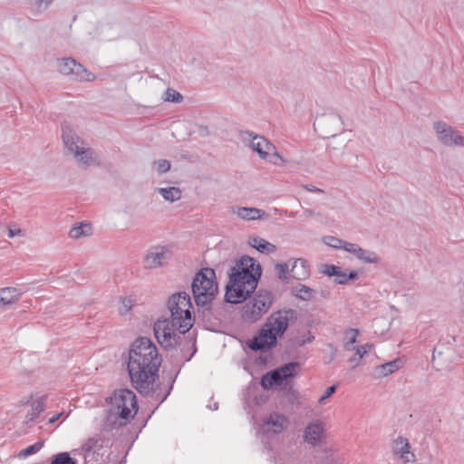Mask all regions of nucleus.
I'll list each match as a JSON object with an SVG mask.
<instances>
[{
	"mask_svg": "<svg viewBox=\"0 0 464 464\" xmlns=\"http://www.w3.org/2000/svg\"><path fill=\"white\" fill-rule=\"evenodd\" d=\"M161 358L152 341L147 337H139L131 344L129 351L127 370L132 386L139 393L163 402L169 396V390L163 396H160L158 390L159 368Z\"/></svg>",
	"mask_w": 464,
	"mask_h": 464,
	"instance_id": "f257e3e1",
	"label": "nucleus"
},
{
	"mask_svg": "<svg viewBox=\"0 0 464 464\" xmlns=\"http://www.w3.org/2000/svg\"><path fill=\"white\" fill-rule=\"evenodd\" d=\"M261 274V266L253 257H241L236 266L229 269L225 301L233 304L246 301L255 293Z\"/></svg>",
	"mask_w": 464,
	"mask_h": 464,
	"instance_id": "f03ea898",
	"label": "nucleus"
},
{
	"mask_svg": "<svg viewBox=\"0 0 464 464\" xmlns=\"http://www.w3.org/2000/svg\"><path fill=\"white\" fill-rule=\"evenodd\" d=\"M168 308L170 312L172 326H176L179 334L188 332L194 324L190 311L192 304L189 295L186 292L172 295L169 298Z\"/></svg>",
	"mask_w": 464,
	"mask_h": 464,
	"instance_id": "7ed1b4c3",
	"label": "nucleus"
},
{
	"mask_svg": "<svg viewBox=\"0 0 464 464\" xmlns=\"http://www.w3.org/2000/svg\"><path fill=\"white\" fill-rule=\"evenodd\" d=\"M191 288L198 306L209 305L218 292L215 270L209 267L201 268L195 275Z\"/></svg>",
	"mask_w": 464,
	"mask_h": 464,
	"instance_id": "20e7f679",
	"label": "nucleus"
},
{
	"mask_svg": "<svg viewBox=\"0 0 464 464\" xmlns=\"http://www.w3.org/2000/svg\"><path fill=\"white\" fill-rule=\"evenodd\" d=\"M274 302V296L268 290L259 289L242 309V318L246 322L255 323L266 314Z\"/></svg>",
	"mask_w": 464,
	"mask_h": 464,
	"instance_id": "39448f33",
	"label": "nucleus"
},
{
	"mask_svg": "<svg viewBox=\"0 0 464 464\" xmlns=\"http://www.w3.org/2000/svg\"><path fill=\"white\" fill-rule=\"evenodd\" d=\"M62 131V137L65 147L71 152H73L74 157L85 167L90 166L93 161V150L90 148L84 149L79 145V142H82V140L76 135L71 126L63 125Z\"/></svg>",
	"mask_w": 464,
	"mask_h": 464,
	"instance_id": "423d86ee",
	"label": "nucleus"
},
{
	"mask_svg": "<svg viewBox=\"0 0 464 464\" xmlns=\"http://www.w3.org/2000/svg\"><path fill=\"white\" fill-rule=\"evenodd\" d=\"M56 67L60 73L77 82H92L95 75L72 57L58 58Z\"/></svg>",
	"mask_w": 464,
	"mask_h": 464,
	"instance_id": "0eeeda50",
	"label": "nucleus"
},
{
	"mask_svg": "<svg viewBox=\"0 0 464 464\" xmlns=\"http://www.w3.org/2000/svg\"><path fill=\"white\" fill-rule=\"evenodd\" d=\"M174 328L176 326H172V320L169 319H159L153 326L154 335L160 343V345L165 350H172L178 344H180V334H175Z\"/></svg>",
	"mask_w": 464,
	"mask_h": 464,
	"instance_id": "6e6552de",
	"label": "nucleus"
},
{
	"mask_svg": "<svg viewBox=\"0 0 464 464\" xmlns=\"http://www.w3.org/2000/svg\"><path fill=\"white\" fill-rule=\"evenodd\" d=\"M297 311L292 308H284L273 312L265 326L268 327L277 337H282L286 332L290 324L297 320Z\"/></svg>",
	"mask_w": 464,
	"mask_h": 464,
	"instance_id": "1a4fd4ad",
	"label": "nucleus"
},
{
	"mask_svg": "<svg viewBox=\"0 0 464 464\" xmlns=\"http://www.w3.org/2000/svg\"><path fill=\"white\" fill-rule=\"evenodd\" d=\"M277 336L265 325L252 339L246 342L247 347L254 352L267 353L277 345Z\"/></svg>",
	"mask_w": 464,
	"mask_h": 464,
	"instance_id": "9d476101",
	"label": "nucleus"
},
{
	"mask_svg": "<svg viewBox=\"0 0 464 464\" xmlns=\"http://www.w3.org/2000/svg\"><path fill=\"white\" fill-rule=\"evenodd\" d=\"M111 405L116 409L127 411V416L130 419L138 411V401L135 393L129 389H121L114 392L111 398Z\"/></svg>",
	"mask_w": 464,
	"mask_h": 464,
	"instance_id": "9b49d317",
	"label": "nucleus"
},
{
	"mask_svg": "<svg viewBox=\"0 0 464 464\" xmlns=\"http://www.w3.org/2000/svg\"><path fill=\"white\" fill-rule=\"evenodd\" d=\"M247 133L250 137H252L251 147L253 150L257 152L260 158L268 160L274 164L279 163L276 160H274L272 158H276V160H280L281 164L285 162L284 159L276 151V147L268 140L262 136L254 135L253 132Z\"/></svg>",
	"mask_w": 464,
	"mask_h": 464,
	"instance_id": "f8f14e48",
	"label": "nucleus"
},
{
	"mask_svg": "<svg viewBox=\"0 0 464 464\" xmlns=\"http://www.w3.org/2000/svg\"><path fill=\"white\" fill-rule=\"evenodd\" d=\"M438 140L445 146H463L464 138L448 123L438 121L433 123Z\"/></svg>",
	"mask_w": 464,
	"mask_h": 464,
	"instance_id": "ddd939ff",
	"label": "nucleus"
},
{
	"mask_svg": "<svg viewBox=\"0 0 464 464\" xmlns=\"http://www.w3.org/2000/svg\"><path fill=\"white\" fill-rule=\"evenodd\" d=\"M109 441L110 440L106 437H90L82 447L85 462H97L99 458L106 452L104 445Z\"/></svg>",
	"mask_w": 464,
	"mask_h": 464,
	"instance_id": "4468645a",
	"label": "nucleus"
},
{
	"mask_svg": "<svg viewBox=\"0 0 464 464\" xmlns=\"http://www.w3.org/2000/svg\"><path fill=\"white\" fill-rule=\"evenodd\" d=\"M130 418L127 416V411L116 409L111 405V409L107 411L105 419L102 425L104 432H111L118 430L120 428L125 426Z\"/></svg>",
	"mask_w": 464,
	"mask_h": 464,
	"instance_id": "2eb2a0df",
	"label": "nucleus"
},
{
	"mask_svg": "<svg viewBox=\"0 0 464 464\" xmlns=\"http://www.w3.org/2000/svg\"><path fill=\"white\" fill-rule=\"evenodd\" d=\"M171 251L167 246H156L151 247L144 257V266L153 269L163 266L164 262L171 258Z\"/></svg>",
	"mask_w": 464,
	"mask_h": 464,
	"instance_id": "dca6fc26",
	"label": "nucleus"
},
{
	"mask_svg": "<svg viewBox=\"0 0 464 464\" xmlns=\"http://www.w3.org/2000/svg\"><path fill=\"white\" fill-rule=\"evenodd\" d=\"M300 363L297 362H287L275 370H272V376L276 386H282L288 379L294 378L297 374V368Z\"/></svg>",
	"mask_w": 464,
	"mask_h": 464,
	"instance_id": "f3484780",
	"label": "nucleus"
},
{
	"mask_svg": "<svg viewBox=\"0 0 464 464\" xmlns=\"http://www.w3.org/2000/svg\"><path fill=\"white\" fill-rule=\"evenodd\" d=\"M411 446L405 437H398L392 444V451L395 455H399L403 463L414 462L415 455L411 450Z\"/></svg>",
	"mask_w": 464,
	"mask_h": 464,
	"instance_id": "a211bd4d",
	"label": "nucleus"
},
{
	"mask_svg": "<svg viewBox=\"0 0 464 464\" xmlns=\"http://www.w3.org/2000/svg\"><path fill=\"white\" fill-rule=\"evenodd\" d=\"M344 250L353 254L358 259L366 264H376L381 260L376 253L365 250L354 243L349 242L348 244H345Z\"/></svg>",
	"mask_w": 464,
	"mask_h": 464,
	"instance_id": "6ab92c4d",
	"label": "nucleus"
},
{
	"mask_svg": "<svg viewBox=\"0 0 464 464\" xmlns=\"http://www.w3.org/2000/svg\"><path fill=\"white\" fill-rule=\"evenodd\" d=\"M290 276L292 278L302 281L310 276V268L305 259L296 258L293 261L290 268Z\"/></svg>",
	"mask_w": 464,
	"mask_h": 464,
	"instance_id": "aec40b11",
	"label": "nucleus"
},
{
	"mask_svg": "<svg viewBox=\"0 0 464 464\" xmlns=\"http://www.w3.org/2000/svg\"><path fill=\"white\" fill-rule=\"evenodd\" d=\"M265 423L272 429L274 433L282 432L288 425L287 418L278 412L271 413L266 420Z\"/></svg>",
	"mask_w": 464,
	"mask_h": 464,
	"instance_id": "412c9836",
	"label": "nucleus"
},
{
	"mask_svg": "<svg viewBox=\"0 0 464 464\" xmlns=\"http://www.w3.org/2000/svg\"><path fill=\"white\" fill-rule=\"evenodd\" d=\"M21 295V291L15 287H3L0 289V304H12L19 300Z\"/></svg>",
	"mask_w": 464,
	"mask_h": 464,
	"instance_id": "4be33fe9",
	"label": "nucleus"
},
{
	"mask_svg": "<svg viewBox=\"0 0 464 464\" xmlns=\"http://www.w3.org/2000/svg\"><path fill=\"white\" fill-rule=\"evenodd\" d=\"M248 244L262 254H271L276 250L275 245L259 237H249Z\"/></svg>",
	"mask_w": 464,
	"mask_h": 464,
	"instance_id": "5701e85b",
	"label": "nucleus"
},
{
	"mask_svg": "<svg viewBox=\"0 0 464 464\" xmlns=\"http://www.w3.org/2000/svg\"><path fill=\"white\" fill-rule=\"evenodd\" d=\"M237 215L242 219L256 220L263 218L266 213L260 208L241 207L237 208Z\"/></svg>",
	"mask_w": 464,
	"mask_h": 464,
	"instance_id": "b1692460",
	"label": "nucleus"
},
{
	"mask_svg": "<svg viewBox=\"0 0 464 464\" xmlns=\"http://www.w3.org/2000/svg\"><path fill=\"white\" fill-rule=\"evenodd\" d=\"M45 397L43 396L40 399L34 401L31 404V411L25 417L24 423L29 427H32L33 421L39 416L44 411Z\"/></svg>",
	"mask_w": 464,
	"mask_h": 464,
	"instance_id": "393cba45",
	"label": "nucleus"
},
{
	"mask_svg": "<svg viewBox=\"0 0 464 464\" xmlns=\"http://www.w3.org/2000/svg\"><path fill=\"white\" fill-rule=\"evenodd\" d=\"M402 366V361L398 358L391 362H385L375 368V372L382 377L388 376L398 371Z\"/></svg>",
	"mask_w": 464,
	"mask_h": 464,
	"instance_id": "a878e982",
	"label": "nucleus"
},
{
	"mask_svg": "<svg viewBox=\"0 0 464 464\" xmlns=\"http://www.w3.org/2000/svg\"><path fill=\"white\" fill-rule=\"evenodd\" d=\"M156 191L160 193L165 200L169 202H175L181 198V190L176 187L158 188Z\"/></svg>",
	"mask_w": 464,
	"mask_h": 464,
	"instance_id": "bb28decb",
	"label": "nucleus"
},
{
	"mask_svg": "<svg viewBox=\"0 0 464 464\" xmlns=\"http://www.w3.org/2000/svg\"><path fill=\"white\" fill-rule=\"evenodd\" d=\"M293 294L301 300L309 301L314 298L315 291L305 285L299 284L293 288Z\"/></svg>",
	"mask_w": 464,
	"mask_h": 464,
	"instance_id": "cd10ccee",
	"label": "nucleus"
},
{
	"mask_svg": "<svg viewBox=\"0 0 464 464\" xmlns=\"http://www.w3.org/2000/svg\"><path fill=\"white\" fill-rule=\"evenodd\" d=\"M290 268L289 263H276L275 266L277 277L287 284L290 283L292 278L290 276Z\"/></svg>",
	"mask_w": 464,
	"mask_h": 464,
	"instance_id": "c85d7f7f",
	"label": "nucleus"
},
{
	"mask_svg": "<svg viewBox=\"0 0 464 464\" xmlns=\"http://www.w3.org/2000/svg\"><path fill=\"white\" fill-rule=\"evenodd\" d=\"M372 347V344L366 343L365 345L356 346L355 354L351 357L348 362L352 363V368H355L360 360L368 353V351Z\"/></svg>",
	"mask_w": 464,
	"mask_h": 464,
	"instance_id": "c756f323",
	"label": "nucleus"
},
{
	"mask_svg": "<svg viewBox=\"0 0 464 464\" xmlns=\"http://www.w3.org/2000/svg\"><path fill=\"white\" fill-rule=\"evenodd\" d=\"M314 336L311 334L310 331H306L304 334L302 336H296L290 340V346L292 348H299L306 343H310L314 341Z\"/></svg>",
	"mask_w": 464,
	"mask_h": 464,
	"instance_id": "7c9ffc66",
	"label": "nucleus"
},
{
	"mask_svg": "<svg viewBox=\"0 0 464 464\" xmlns=\"http://www.w3.org/2000/svg\"><path fill=\"white\" fill-rule=\"evenodd\" d=\"M91 231V226L89 224L81 223L79 225H74L70 232L69 236L72 238H79L82 236H87L90 234Z\"/></svg>",
	"mask_w": 464,
	"mask_h": 464,
	"instance_id": "2f4dec72",
	"label": "nucleus"
},
{
	"mask_svg": "<svg viewBox=\"0 0 464 464\" xmlns=\"http://www.w3.org/2000/svg\"><path fill=\"white\" fill-rule=\"evenodd\" d=\"M324 432V422L319 420H316L306 426L304 435H323Z\"/></svg>",
	"mask_w": 464,
	"mask_h": 464,
	"instance_id": "473e14b6",
	"label": "nucleus"
},
{
	"mask_svg": "<svg viewBox=\"0 0 464 464\" xmlns=\"http://www.w3.org/2000/svg\"><path fill=\"white\" fill-rule=\"evenodd\" d=\"M164 102L179 103L183 101V96L172 88H168L163 95Z\"/></svg>",
	"mask_w": 464,
	"mask_h": 464,
	"instance_id": "72a5a7b5",
	"label": "nucleus"
},
{
	"mask_svg": "<svg viewBox=\"0 0 464 464\" xmlns=\"http://www.w3.org/2000/svg\"><path fill=\"white\" fill-rule=\"evenodd\" d=\"M50 464H77L68 452L59 453L54 456Z\"/></svg>",
	"mask_w": 464,
	"mask_h": 464,
	"instance_id": "f704fd0d",
	"label": "nucleus"
},
{
	"mask_svg": "<svg viewBox=\"0 0 464 464\" xmlns=\"http://www.w3.org/2000/svg\"><path fill=\"white\" fill-rule=\"evenodd\" d=\"M43 446H44L43 441H37L36 443L21 450L19 456L25 458L30 455H33V454L38 452L43 448Z\"/></svg>",
	"mask_w": 464,
	"mask_h": 464,
	"instance_id": "c9c22d12",
	"label": "nucleus"
},
{
	"mask_svg": "<svg viewBox=\"0 0 464 464\" xmlns=\"http://www.w3.org/2000/svg\"><path fill=\"white\" fill-rule=\"evenodd\" d=\"M325 243L334 247V248H342L344 250L345 244H348L349 242L344 241L341 238L335 237H325Z\"/></svg>",
	"mask_w": 464,
	"mask_h": 464,
	"instance_id": "e433bc0d",
	"label": "nucleus"
},
{
	"mask_svg": "<svg viewBox=\"0 0 464 464\" xmlns=\"http://www.w3.org/2000/svg\"><path fill=\"white\" fill-rule=\"evenodd\" d=\"M260 384L264 390H270L276 386L271 371L262 376Z\"/></svg>",
	"mask_w": 464,
	"mask_h": 464,
	"instance_id": "4c0bfd02",
	"label": "nucleus"
},
{
	"mask_svg": "<svg viewBox=\"0 0 464 464\" xmlns=\"http://www.w3.org/2000/svg\"><path fill=\"white\" fill-rule=\"evenodd\" d=\"M157 171L160 174L165 173L170 169V162L167 160H159L154 161Z\"/></svg>",
	"mask_w": 464,
	"mask_h": 464,
	"instance_id": "58836bf2",
	"label": "nucleus"
},
{
	"mask_svg": "<svg viewBox=\"0 0 464 464\" xmlns=\"http://www.w3.org/2000/svg\"><path fill=\"white\" fill-rule=\"evenodd\" d=\"M340 269L338 266L325 264L322 266L321 272L328 276H335Z\"/></svg>",
	"mask_w": 464,
	"mask_h": 464,
	"instance_id": "ea45409f",
	"label": "nucleus"
},
{
	"mask_svg": "<svg viewBox=\"0 0 464 464\" xmlns=\"http://www.w3.org/2000/svg\"><path fill=\"white\" fill-rule=\"evenodd\" d=\"M54 0H35V6L38 11H46Z\"/></svg>",
	"mask_w": 464,
	"mask_h": 464,
	"instance_id": "a19ab883",
	"label": "nucleus"
},
{
	"mask_svg": "<svg viewBox=\"0 0 464 464\" xmlns=\"http://www.w3.org/2000/svg\"><path fill=\"white\" fill-rule=\"evenodd\" d=\"M334 283L338 285H346L348 284L347 274L342 271V268L339 270V273L335 276Z\"/></svg>",
	"mask_w": 464,
	"mask_h": 464,
	"instance_id": "79ce46f5",
	"label": "nucleus"
},
{
	"mask_svg": "<svg viewBox=\"0 0 464 464\" xmlns=\"http://www.w3.org/2000/svg\"><path fill=\"white\" fill-rule=\"evenodd\" d=\"M336 388L337 386L336 385H332L330 387H328L324 393L321 396V398L319 399V402H322L324 401V400H326L327 398H329L330 396H332L335 391H336Z\"/></svg>",
	"mask_w": 464,
	"mask_h": 464,
	"instance_id": "37998d69",
	"label": "nucleus"
},
{
	"mask_svg": "<svg viewBox=\"0 0 464 464\" xmlns=\"http://www.w3.org/2000/svg\"><path fill=\"white\" fill-rule=\"evenodd\" d=\"M305 190L309 191V192H314V193H319V194H324V190L322 189V188H319L314 185H311V184H305V185H303L302 186Z\"/></svg>",
	"mask_w": 464,
	"mask_h": 464,
	"instance_id": "c03bdc74",
	"label": "nucleus"
},
{
	"mask_svg": "<svg viewBox=\"0 0 464 464\" xmlns=\"http://www.w3.org/2000/svg\"><path fill=\"white\" fill-rule=\"evenodd\" d=\"M324 437H304V441L313 446H316L322 441Z\"/></svg>",
	"mask_w": 464,
	"mask_h": 464,
	"instance_id": "a18cd8bd",
	"label": "nucleus"
},
{
	"mask_svg": "<svg viewBox=\"0 0 464 464\" xmlns=\"http://www.w3.org/2000/svg\"><path fill=\"white\" fill-rule=\"evenodd\" d=\"M349 333L352 334V336L348 338L350 343L354 344L357 341V335L359 334V330L357 329H350Z\"/></svg>",
	"mask_w": 464,
	"mask_h": 464,
	"instance_id": "49530a36",
	"label": "nucleus"
},
{
	"mask_svg": "<svg viewBox=\"0 0 464 464\" xmlns=\"http://www.w3.org/2000/svg\"><path fill=\"white\" fill-rule=\"evenodd\" d=\"M21 234H22V230L20 228H15V229L9 228L8 229V237H14L21 235Z\"/></svg>",
	"mask_w": 464,
	"mask_h": 464,
	"instance_id": "de8ad7c7",
	"label": "nucleus"
},
{
	"mask_svg": "<svg viewBox=\"0 0 464 464\" xmlns=\"http://www.w3.org/2000/svg\"><path fill=\"white\" fill-rule=\"evenodd\" d=\"M348 282L350 280H355L358 278V272L355 270H351L349 274H347Z\"/></svg>",
	"mask_w": 464,
	"mask_h": 464,
	"instance_id": "09e8293b",
	"label": "nucleus"
},
{
	"mask_svg": "<svg viewBox=\"0 0 464 464\" xmlns=\"http://www.w3.org/2000/svg\"><path fill=\"white\" fill-rule=\"evenodd\" d=\"M191 347H192V353L189 354V356H188V357L185 359V362H188V361L193 357V355L196 353V352H197L196 341H194V342L192 343Z\"/></svg>",
	"mask_w": 464,
	"mask_h": 464,
	"instance_id": "8fccbe9b",
	"label": "nucleus"
},
{
	"mask_svg": "<svg viewBox=\"0 0 464 464\" xmlns=\"http://www.w3.org/2000/svg\"><path fill=\"white\" fill-rule=\"evenodd\" d=\"M344 349L346 351H353V350H356V347L353 346V343H350L349 341H347L345 343H344Z\"/></svg>",
	"mask_w": 464,
	"mask_h": 464,
	"instance_id": "3c124183",
	"label": "nucleus"
},
{
	"mask_svg": "<svg viewBox=\"0 0 464 464\" xmlns=\"http://www.w3.org/2000/svg\"><path fill=\"white\" fill-rule=\"evenodd\" d=\"M62 415H63V413H59V414L53 416L52 418L49 419L48 424L54 423Z\"/></svg>",
	"mask_w": 464,
	"mask_h": 464,
	"instance_id": "603ef678",
	"label": "nucleus"
},
{
	"mask_svg": "<svg viewBox=\"0 0 464 464\" xmlns=\"http://www.w3.org/2000/svg\"><path fill=\"white\" fill-rule=\"evenodd\" d=\"M303 214L305 217H311V216H314L315 214V212L313 209L306 208L304 210Z\"/></svg>",
	"mask_w": 464,
	"mask_h": 464,
	"instance_id": "864d4df0",
	"label": "nucleus"
},
{
	"mask_svg": "<svg viewBox=\"0 0 464 464\" xmlns=\"http://www.w3.org/2000/svg\"><path fill=\"white\" fill-rule=\"evenodd\" d=\"M321 295H322L323 297H324V298H327V297L330 295V292H329V291H324V290H323V291L321 292Z\"/></svg>",
	"mask_w": 464,
	"mask_h": 464,
	"instance_id": "5fc2aeb1",
	"label": "nucleus"
},
{
	"mask_svg": "<svg viewBox=\"0 0 464 464\" xmlns=\"http://www.w3.org/2000/svg\"><path fill=\"white\" fill-rule=\"evenodd\" d=\"M33 399V395H30L26 400L21 401V404H27Z\"/></svg>",
	"mask_w": 464,
	"mask_h": 464,
	"instance_id": "6e6d98bb",
	"label": "nucleus"
},
{
	"mask_svg": "<svg viewBox=\"0 0 464 464\" xmlns=\"http://www.w3.org/2000/svg\"><path fill=\"white\" fill-rule=\"evenodd\" d=\"M437 353V350H436V348H435V349H434V351H433L432 361H434V360H435V353Z\"/></svg>",
	"mask_w": 464,
	"mask_h": 464,
	"instance_id": "4d7b16f0",
	"label": "nucleus"
},
{
	"mask_svg": "<svg viewBox=\"0 0 464 464\" xmlns=\"http://www.w3.org/2000/svg\"><path fill=\"white\" fill-rule=\"evenodd\" d=\"M218 403H215V404H214V410H218Z\"/></svg>",
	"mask_w": 464,
	"mask_h": 464,
	"instance_id": "13d9d810",
	"label": "nucleus"
},
{
	"mask_svg": "<svg viewBox=\"0 0 464 464\" xmlns=\"http://www.w3.org/2000/svg\"><path fill=\"white\" fill-rule=\"evenodd\" d=\"M186 344L188 346L190 344V341H186Z\"/></svg>",
	"mask_w": 464,
	"mask_h": 464,
	"instance_id": "bf43d9fd",
	"label": "nucleus"
}]
</instances>
